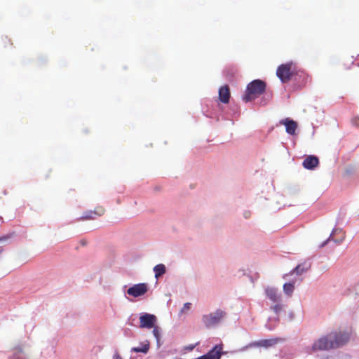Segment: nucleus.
<instances>
[{"mask_svg": "<svg viewBox=\"0 0 359 359\" xmlns=\"http://www.w3.org/2000/svg\"><path fill=\"white\" fill-rule=\"evenodd\" d=\"M10 238V236L9 235H7V236H1L0 237V242L1 241H6L8 238Z\"/></svg>", "mask_w": 359, "mask_h": 359, "instance_id": "obj_28", "label": "nucleus"}, {"mask_svg": "<svg viewBox=\"0 0 359 359\" xmlns=\"http://www.w3.org/2000/svg\"><path fill=\"white\" fill-rule=\"evenodd\" d=\"M227 316L226 311L218 309L214 312L202 316L201 321L207 329L218 326Z\"/></svg>", "mask_w": 359, "mask_h": 359, "instance_id": "obj_3", "label": "nucleus"}, {"mask_svg": "<svg viewBox=\"0 0 359 359\" xmlns=\"http://www.w3.org/2000/svg\"><path fill=\"white\" fill-rule=\"evenodd\" d=\"M350 333L342 330H334L322 336L312 345V350L329 351L337 349L346 345L350 339Z\"/></svg>", "mask_w": 359, "mask_h": 359, "instance_id": "obj_1", "label": "nucleus"}, {"mask_svg": "<svg viewBox=\"0 0 359 359\" xmlns=\"http://www.w3.org/2000/svg\"><path fill=\"white\" fill-rule=\"evenodd\" d=\"M152 328H153V331H152L153 334L156 339L158 346H160L159 341H160V338H161V328L159 327L155 326V325Z\"/></svg>", "mask_w": 359, "mask_h": 359, "instance_id": "obj_22", "label": "nucleus"}, {"mask_svg": "<svg viewBox=\"0 0 359 359\" xmlns=\"http://www.w3.org/2000/svg\"><path fill=\"white\" fill-rule=\"evenodd\" d=\"M292 62H288L278 67L276 75L283 83H287L291 79L294 70Z\"/></svg>", "mask_w": 359, "mask_h": 359, "instance_id": "obj_6", "label": "nucleus"}, {"mask_svg": "<svg viewBox=\"0 0 359 359\" xmlns=\"http://www.w3.org/2000/svg\"><path fill=\"white\" fill-rule=\"evenodd\" d=\"M312 266V258L308 257L305 259L303 262L299 263L294 267L290 272L285 274L283 276V278L285 280H288L289 277L292 275H296L297 276H302V274L307 273L311 268Z\"/></svg>", "mask_w": 359, "mask_h": 359, "instance_id": "obj_4", "label": "nucleus"}, {"mask_svg": "<svg viewBox=\"0 0 359 359\" xmlns=\"http://www.w3.org/2000/svg\"><path fill=\"white\" fill-rule=\"evenodd\" d=\"M8 359H27L25 353L21 347H16L13 354Z\"/></svg>", "mask_w": 359, "mask_h": 359, "instance_id": "obj_19", "label": "nucleus"}, {"mask_svg": "<svg viewBox=\"0 0 359 359\" xmlns=\"http://www.w3.org/2000/svg\"><path fill=\"white\" fill-rule=\"evenodd\" d=\"M345 238L344 232L342 229L335 226V227L332 229L329 238L326 239L324 242H323L319 248H322L325 246L328 242L334 241V243L339 244L341 243Z\"/></svg>", "mask_w": 359, "mask_h": 359, "instance_id": "obj_7", "label": "nucleus"}, {"mask_svg": "<svg viewBox=\"0 0 359 359\" xmlns=\"http://www.w3.org/2000/svg\"><path fill=\"white\" fill-rule=\"evenodd\" d=\"M123 334L126 337H133V332L132 330L129 328H126L123 330Z\"/></svg>", "mask_w": 359, "mask_h": 359, "instance_id": "obj_26", "label": "nucleus"}, {"mask_svg": "<svg viewBox=\"0 0 359 359\" xmlns=\"http://www.w3.org/2000/svg\"><path fill=\"white\" fill-rule=\"evenodd\" d=\"M284 305L280 304V302L276 303L274 306H271V309L276 314L278 315L279 313L283 309Z\"/></svg>", "mask_w": 359, "mask_h": 359, "instance_id": "obj_23", "label": "nucleus"}, {"mask_svg": "<svg viewBox=\"0 0 359 359\" xmlns=\"http://www.w3.org/2000/svg\"><path fill=\"white\" fill-rule=\"evenodd\" d=\"M278 323V316L274 318H269L268 321L265 325V327L269 330H273L277 327Z\"/></svg>", "mask_w": 359, "mask_h": 359, "instance_id": "obj_20", "label": "nucleus"}, {"mask_svg": "<svg viewBox=\"0 0 359 359\" xmlns=\"http://www.w3.org/2000/svg\"><path fill=\"white\" fill-rule=\"evenodd\" d=\"M266 90L264 81L256 79L248 84L243 100L248 102L262 95Z\"/></svg>", "mask_w": 359, "mask_h": 359, "instance_id": "obj_2", "label": "nucleus"}, {"mask_svg": "<svg viewBox=\"0 0 359 359\" xmlns=\"http://www.w3.org/2000/svg\"><path fill=\"white\" fill-rule=\"evenodd\" d=\"M2 251H3V249H2V248L0 247V254L2 252Z\"/></svg>", "mask_w": 359, "mask_h": 359, "instance_id": "obj_33", "label": "nucleus"}, {"mask_svg": "<svg viewBox=\"0 0 359 359\" xmlns=\"http://www.w3.org/2000/svg\"><path fill=\"white\" fill-rule=\"evenodd\" d=\"M0 222H4L3 219L1 217H0Z\"/></svg>", "mask_w": 359, "mask_h": 359, "instance_id": "obj_32", "label": "nucleus"}, {"mask_svg": "<svg viewBox=\"0 0 359 359\" xmlns=\"http://www.w3.org/2000/svg\"><path fill=\"white\" fill-rule=\"evenodd\" d=\"M105 210L102 207H97L94 211H90L85 213L82 217L85 219H94L95 216H102L104 215Z\"/></svg>", "mask_w": 359, "mask_h": 359, "instance_id": "obj_15", "label": "nucleus"}, {"mask_svg": "<svg viewBox=\"0 0 359 359\" xmlns=\"http://www.w3.org/2000/svg\"><path fill=\"white\" fill-rule=\"evenodd\" d=\"M285 341V339L282 337H274L269 339H261L248 344L246 346L242 348L241 351H243L248 348L252 347H264L267 348L273 346L278 343H283Z\"/></svg>", "mask_w": 359, "mask_h": 359, "instance_id": "obj_5", "label": "nucleus"}, {"mask_svg": "<svg viewBox=\"0 0 359 359\" xmlns=\"http://www.w3.org/2000/svg\"><path fill=\"white\" fill-rule=\"evenodd\" d=\"M140 346L133 347L130 350L131 352L142 353L147 354L150 348V344L149 341L146 340L144 342L140 343Z\"/></svg>", "mask_w": 359, "mask_h": 359, "instance_id": "obj_17", "label": "nucleus"}, {"mask_svg": "<svg viewBox=\"0 0 359 359\" xmlns=\"http://www.w3.org/2000/svg\"><path fill=\"white\" fill-rule=\"evenodd\" d=\"M114 359H122V358L121 357V355L119 354L116 353L114 355Z\"/></svg>", "mask_w": 359, "mask_h": 359, "instance_id": "obj_30", "label": "nucleus"}, {"mask_svg": "<svg viewBox=\"0 0 359 359\" xmlns=\"http://www.w3.org/2000/svg\"><path fill=\"white\" fill-rule=\"evenodd\" d=\"M191 303L187 302V303L184 304V306L182 308L180 312L181 313L187 312L191 309Z\"/></svg>", "mask_w": 359, "mask_h": 359, "instance_id": "obj_25", "label": "nucleus"}, {"mask_svg": "<svg viewBox=\"0 0 359 359\" xmlns=\"http://www.w3.org/2000/svg\"><path fill=\"white\" fill-rule=\"evenodd\" d=\"M1 43L2 46L4 48H7L8 46L13 45V43L11 42V39H8L7 36H5L4 38L1 39Z\"/></svg>", "mask_w": 359, "mask_h": 359, "instance_id": "obj_24", "label": "nucleus"}, {"mask_svg": "<svg viewBox=\"0 0 359 359\" xmlns=\"http://www.w3.org/2000/svg\"><path fill=\"white\" fill-rule=\"evenodd\" d=\"M351 121L353 126L359 128V117H353Z\"/></svg>", "mask_w": 359, "mask_h": 359, "instance_id": "obj_27", "label": "nucleus"}, {"mask_svg": "<svg viewBox=\"0 0 359 359\" xmlns=\"http://www.w3.org/2000/svg\"><path fill=\"white\" fill-rule=\"evenodd\" d=\"M222 356V347L214 346L206 354L203 355L205 359H220Z\"/></svg>", "mask_w": 359, "mask_h": 359, "instance_id": "obj_13", "label": "nucleus"}, {"mask_svg": "<svg viewBox=\"0 0 359 359\" xmlns=\"http://www.w3.org/2000/svg\"><path fill=\"white\" fill-rule=\"evenodd\" d=\"M153 271L155 274V278L156 279H158L160 277H161L163 274L166 272V267L163 264H158L156 265Z\"/></svg>", "mask_w": 359, "mask_h": 359, "instance_id": "obj_18", "label": "nucleus"}, {"mask_svg": "<svg viewBox=\"0 0 359 359\" xmlns=\"http://www.w3.org/2000/svg\"><path fill=\"white\" fill-rule=\"evenodd\" d=\"M281 125H284L286 128V132L290 135H294L297 128V123L291 119L285 118L280 121Z\"/></svg>", "mask_w": 359, "mask_h": 359, "instance_id": "obj_11", "label": "nucleus"}, {"mask_svg": "<svg viewBox=\"0 0 359 359\" xmlns=\"http://www.w3.org/2000/svg\"><path fill=\"white\" fill-rule=\"evenodd\" d=\"M266 297L273 303H278L281 301V294L278 292L276 287L267 286L265 290Z\"/></svg>", "mask_w": 359, "mask_h": 359, "instance_id": "obj_10", "label": "nucleus"}, {"mask_svg": "<svg viewBox=\"0 0 359 359\" xmlns=\"http://www.w3.org/2000/svg\"><path fill=\"white\" fill-rule=\"evenodd\" d=\"M219 99L222 103L224 104H226L229 102L230 90L228 86L225 85L219 88Z\"/></svg>", "mask_w": 359, "mask_h": 359, "instance_id": "obj_14", "label": "nucleus"}, {"mask_svg": "<svg viewBox=\"0 0 359 359\" xmlns=\"http://www.w3.org/2000/svg\"><path fill=\"white\" fill-rule=\"evenodd\" d=\"M81 245H85L86 244V241H81Z\"/></svg>", "mask_w": 359, "mask_h": 359, "instance_id": "obj_31", "label": "nucleus"}, {"mask_svg": "<svg viewBox=\"0 0 359 359\" xmlns=\"http://www.w3.org/2000/svg\"><path fill=\"white\" fill-rule=\"evenodd\" d=\"M138 320V316L137 314H131L127 320V324L130 326L137 327V323Z\"/></svg>", "mask_w": 359, "mask_h": 359, "instance_id": "obj_21", "label": "nucleus"}, {"mask_svg": "<svg viewBox=\"0 0 359 359\" xmlns=\"http://www.w3.org/2000/svg\"><path fill=\"white\" fill-rule=\"evenodd\" d=\"M140 327L151 329L154 327L157 318L155 315L148 313H141L139 317Z\"/></svg>", "mask_w": 359, "mask_h": 359, "instance_id": "obj_8", "label": "nucleus"}, {"mask_svg": "<svg viewBox=\"0 0 359 359\" xmlns=\"http://www.w3.org/2000/svg\"><path fill=\"white\" fill-rule=\"evenodd\" d=\"M288 316H289V318H290V320H292L294 318V313L293 311H290L288 314Z\"/></svg>", "mask_w": 359, "mask_h": 359, "instance_id": "obj_29", "label": "nucleus"}, {"mask_svg": "<svg viewBox=\"0 0 359 359\" xmlns=\"http://www.w3.org/2000/svg\"><path fill=\"white\" fill-rule=\"evenodd\" d=\"M296 281H297V280L294 278L291 280H290L289 282L285 283L283 285V292L286 295L290 297L292 294V293L294 290V288H295Z\"/></svg>", "mask_w": 359, "mask_h": 359, "instance_id": "obj_16", "label": "nucleus"}, {"mask_svg": "<svg viewBox=\"0 0 359 359\" xmlns=\"http://www.w3.org/2000/svg\"><path fill=\"white\" fill-rule=\"evenodd\" d=\"M319 164L318 158L315 156H309L303 161V166L306 169L313 170Z\"/></svg>", "mask_w": 359, "mask_h": 359, "instance_id": "obj_12", "label": "nucleus"}, {"mask_svg": "<svg viewBox=\"0 0 359 359\" xmlns=\"http://www.w3.org/2000/svg\"><path fill=\"white\" fill-rule=\"evenodd\" d=\"M147 283H138L133 285L127 290V294L133 297H139L144 295L148 291Z\"/></svg>", "mask_w": 359, "mask_h": 359, "instance_id": "obj_9", "label": "nucleus"}]
</instances>
